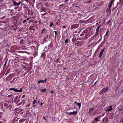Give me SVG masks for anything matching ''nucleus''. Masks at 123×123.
<instances>
[{
	"instance_id": "nucleus-1",
	"label": "nucleus",
	"mask_w": 123,
	"mask_h": 123,
	"mask_svg": "<svg viewBox=\"0 0 123 123\" xmlns=\"http://www.w3.org/2000/svg\"><path fill=\"white\" fill-rule=\"evenodd\" d=\"M11 102L9 101H7L6 103L4 104V106L6 108H11L12 107V106L11 104Z\"/></svg>"
},
{
	"instance_id": "nucleus-2",
	"label": "nucleus",
	"mask_w": 123,
	"mask_h": 123,
	"mask_svg": "<svg viewBox=\"0 0 123 123\" xmlns=\"http://www.w3.org/2000/svg\"><path fill=\"white\" fill-rule=\"evenodd\" d=\"M112 109V108L111 106H110L106 107L105 109V111L106 112L111 111Z\"/></svg>"
},
{
	"instance_id": "nucleus-3",
	"label": "nucleus",
	"mask_w": 123,
	"mask_h": 123,
	"mask_svg": "<svg viewBox=\"0 0 123 123\" xmlns=\"http://www.w3.org/2000/svg\"><path fill=\"white\" fill-rule=\"evenodd\" d=\"M83 41L82 40H80L77 42L75 44V45L78 46H80L83 44Z\"/></svg>"
},
{
	"instance_id": "nucleus-4",
	"label": "nucleus",
	"mask_w": 123,
	"mask_h": 123,
	"mask_svg": "<svg viewBox=\"0 0 123 123\" xmlns=\"http://www.w3.org/2000/svg\"><path fill=\"white\" fill-rule=\"evenodd\" d=\"M77 112L76 111H74L73 112H66V113L69 115H76V114Z\"/></svg>"
},
{
	"instance_id": "nucleus-5",
	"label": "nucleus",
	"mask_w": 123,
	"mask_h": 123,
	"mask_svg": "<svg viewBox=\"0 0 123 123\" xmlns=\"http://www.w3.org/2000/svg\"><path fill=\"white\" fill-rule=\"evenodd\" d=\"M114 3V2H113L112 1L110 3V4L109 6V10H111V6L112 5V4L113 3Z\"/></svg>"
},
{
	"instance_id": "nucleus-6",
	"label": "nucleus",
	"mask_w": 123,
	"mask_h": 123,
	"mask_svg": "<svg viewBox=\"0 0 123 123\" xmlns=\"http://www.w3.org/2000/svg\"><path fill=\"white\" fill-rule=\"evenodd\" d=\"M46 79H45L44 80H41L38 81L37 83L39 84L40 83H43V82H46Z\"/></svg>"
},
{
	"instance_id": "nucleus-7",
	"label": "nucleus",
	"mask_w": 123,
	"mask_h": 123,
	"mask_svg": "<svg viewBox=\"0 0 123 123\" xmlns=\"http://www.w3.org/2000/svg\"><path fill=\"white\" fill-rule=\"evenodd\" d=\"M104 49H103L102 51H101L100 52V54H99V57L100 58L101 57V56L103 55V53L104 51Z\"/></svg>"
},
{
	"instance_id": "nucleus-8",
	"label": "nucleus",
	"mask_w": 123,
	"mask_h": 123,
	"mask_svg": "<svg viewBox=\"0 0 123 123\" xmlns=\"http://www.w3.org/2000/svg\"><path fill=\"white\" fill-rule=\"evenodd\" d=\"M99 27H97V28L96 29V32L95 33V35H96L97 34H98V31H99Z\"/></svg>"
},
{
	"instance_id": "nucleus-9",
	"label": "nucleus",
	"mask_w": 123,
	"mask_h": 123,
	"mask_svg": "<svg viewBox=\"0 0 123 123\" xmlns=\"http://www.w3.org/2000/svg\"><path fill=\"white\" fill-rule=\"evenodd\" d=\"M52 42L51 41V42L50 43V45L48 47V48H49V49H51L52 47Z\"/></svg>"
},
{
	"instance_id": "nucleus-10",
	"label": "nucleus",
	"mask_w": 123,
	"mask_h": 123,
	"mask_svg": "<svg viewBox=\"0 0 123 123\" xmlns=\"http://www.w3.org/2000/svg\"><path fill=\"white\" fill-rule=\"evenodd\" d=\"M13 4L16 6H18L19 5V4L17 3L16 2L14 1L13 2Z\"/></svg>"
},
{
	"instance_id": "nucleus-11",
	"label": "nucleus",
	"mask_w": 123,
	"mask_h": 123,
	"mask_svg": "<svg viewBox=\"0 0 123 123\" xmlns=\"http://www.w3.org/2000/svg\"><path fill=\"white\" fill-rule=\"evenodd\" d=\"M11 90H14L15 92H17V89L13 88H11L10 89Z\"/></svg>"
},
{
	"instance_id": "nucleus-12",
	"label": "nucleus",
	"mask_w": 123,
	"mask_h": 123,
	"mask_svg": "<svg viewBox=\"0 0 123 123\" xmlns=\"http://www.w3.org/2000/svg\"><path fill=\"white\" fill-rule=\"evenodd\" d=\"M46 88H45L44 89H42V92H45L46 91Z\"/></svg>"
},
{
	"instance_id": "nucleus-13",
	"label": "nucleus",
	"mask_w": 123,
	"mask_h": 123,
	"mask_svg": "<svg viewBox=\"0 0 123 123\" xmlns=\"http://www.w3.org/2000/svg\"><path fill=\"white\" fill-rule=\"evenodd\" d=\"M77 105L79 106V108H80L81 106V103H78L77 104Z\"/></svg>"
},
{
	"instance_id": "nucleus-14",
	"label": "nucleus",
	"mask_w": 123,
	"mask_h": 123,
	"mask_svg": "<svg viewBox=\"0 0 123 123\" xmlns=\"http://www.w3.org/2000/svg\"><path fill=\"white\" fill-rule=\"evenodd\" d=\"M22 91V90H21V88L20 90H18L17 89V92H21Z\"/></svg>"
},
{
	"instance_id": "nucleus-15",
	"label": "nucleus",
	"mask_w": 123,
	"mask_h": 123,
	"mask_svg": "<svg viewBox=\"0 0 123 123\" xmlns=\"http://www.w3.org/2000/svg\"><path fill=\"white\" fill-rule=\"evenodd\" d=\"M54 32L55 34V38H56V37L57 35V32L56 31H55Z\"/></svg>"
},
{
	"instance_id": "nucleus-16",
	"label": "nucleus",
	"mask_w": 123,
	"mask_h": 123,
	"mask_svg": "<svg viewBox=\"0 0 123 123\" xmlns=\"http://www.w3.org/2000/svg\"><path fill=\"white\" fill-rule=\"evenodd\" d=\"M13 95L12 94H11L8 95L7 96V97L8 98H10L12 96V97H13Z\"/></svg>"
},
{
	"instance_id": "nucleus-17",
	"label": "nucleus",
	"mask_w": 123,
	"mask_h": 123,
	"mask_svg": "<svg viewBox=\"0 0 123 123\" xmlns=\"http://www.w3.org/2000/svg\"><path fill=\"white\" fill-rule=\"evenodd\" d=\"M5 122V120H3L2 121H1L0 122V123H4Z\"/></svg>"
},
{
	"instance_id": "nucleus-18",
	"label": "nucleus",
	"mask_w": 123,
	"mask_h": 123,
	"mask_svg": "<svg viewBox=\"0 0 123 123\" xmlns=\"http://www.w3.org/2000/svg\"><path fill=\"white\" fill-rule=\"evenodd\" d=\"M3 113L0 112V118L2 117V115Z\"/></svg>"
},
{
	"instance_id": "nucleus-19",
	"label": "nucleus",
	"mask_w": 123,
	"mask_h": 123,
	"mask_svg": "<svg viewBox=\"0 0 123 123\" xmlns=\"http://www.w3.org/2000/svg\"><path fill=\"white\" fill-rule=\"evenodd\" d=\"M108 88L104 89V91H105V92H106L108 90Z\"/></svg>"
},
{
	"instance_id": "nucleus-20",
	"label": "nucleus",
	"mask_w": 123,
	"mask_h": 123,
	"mask_svg": "<svg viewBox=\"0 0 123 123\" xmlns=\"http://www.w3.org/2000/svg\"><path fill=\"white\" fill-rule=\"evenodd\" d=\"M68 42V40L67 39H66L65 41V43H67Z\"/></svg>"
},
{
	"instance_id": "nucleus-21",
	"label": "nucleus",
	"mask_w": 123,
	"mask_h": 123,
	"mask_svg": "<svg viewBox=\"0 0 123 123\" xmlns=\"http://www.w3.org/2000/svg\"><path fill=\"white\" fill-rule=\"evenodd\" d=\"M53 25V24L52 23H51L50 25L49 26L50 27H51L52 26V25Z\"/></svg>"
},
{
	"instance_id": "nucleus-22",
	"label": "nucleus",
	"mask_w": 123,
	"mask_h": 123,
	"mask_svg": "<svg viewBox=\"0 0 123 123\" xmlns=\"http://www.w3.org/2000/svg\"><path fill=\"white\" fill-rule=\"evenodd\" d=\"M36 102V100H34V101L33 102V105H34V104H35Z\"/></svg>"
},
{
	"instance_id": "nucleus-23",
	"label": "nucleus",
	"mask_w": 123,
	"mask_h": 123,
	"mask_svg": "<svg viewBox=\"0 0 123 123\" xmlns=\"http://www.w3.org/2000/svg\"><path fill=\"white\" fill-rule=\"evenodd\" d=\"M98 118H95V120L97 121L98 120Z\"/></svg>"
},
{
	"instance_id": "nucleus-24",
	"label": "nucleus",
	"mask_w": 123,
	"mask_h": 123,
	"mask_svg": "<svg viewBox=\"0 0 123 123\" xmlns=\"http://www.w3.org/2000/svg\"><path fill=\"white\" fill-rule=\"evenodd\" d=\"M30 105V104H28L27 105H26V106H27V107H29V106Z\"/></svg>"
},
{
	"instance_id": "nucleus-25",
	"label": "nucleus",
	"mask_w": 123,
	"mask_h": 123,
	"mask_svg": "<svg viewBox=\"0 0 123 123\" xmlns=\"http://www.w3.org/2000/svg\"><path fill=\"white\" fill-rule=\"evenodd\" d=\"M25 97V95H23L21 97L22 98H24Z\"/></svg>"
},
{
	"instance_id": "nucleus-26",
	"label": "nucleus",
	"mask_w": 123,
	"mask_h": 123,
	"mask_svg": "<svg viewBox=\"0 0 123 123\" xmlns=\"http://www.w3.org/2000/svg\"><path fill=\"white\" fill-rule=\"evenodd\" d=\"M45 30V29H43V31H42V32H41V33H42Z\"/></svg>"
},
{
	"instance_id": "nucleus-27",
	"label": "nucleus",
	"mask_w": 123,
	"mask_h": 123,
	"mask_svg": "<svg viewBox=\"0 0 123 123\" xmlns=\"http://www.w3.org/2000/svg\"><path fill=\"white\" fill-rule=\"evenodd\" d=\"M26 20H25L23 21V23H25V22L26 21Z\"/></svg>"
},
{
	"instance_id": "nucleus-28",
	"label": "nucleus",
	"mask_w": 123,
	"mask_h": 123,
	"mask_svg": "<svg viewBox=\"0 0 123 123\" xmlns=\"http://www.w3.org/2000/svg\"><path fill=\"white\" fill-rule=\"evenodd\" d=\"M108 32H109V31H107L106 32V35L108 33Z\"/></svg>"
},
{
	"instance_id": "nucleus-29",
	"label": "nucleus",
	"mask_w": 123,
	"mask_h": 123,
	"mask_svg": "<svg viewBox=\"0 0 123 123\" xmlns=\"http://www.w3.org/2000/svg\"><path fill=\"white\" fill-rule=\"evenodd\" d=\"M101 25H100L98 27H99V28L101 27Z\"/></svg>"
},
{
	"instance_id": "nucleus-30",
	"label": "nucleus",
	"mask_w": 123,
	"mask_h": 123,
	"mask_svg": "<svg viewBox=\"0 0 123 123\" xmlns=\"http://www.w3.org/2000/svg\"><path fill=\"white\" fill-rule=\"evenodd\" d=\"M51 93H53V91H52L51 92Z\"/></svg>"
},
{
	"instance_id": "nucleus-31",
	"label": "nucleus",
	"mask_w": 123,
	"mask_h": 123,
	"mask_svg": "<svg viewBox=\"0 0 123 123\" xmlns=\"http://www.w3.org/2000/svg\"><path fill=\"white\" fill-rule=\"evenodd\" d=\"M43 104V103H41V105H42Z\"/></svg>"
},
{
	"instance_id": "nucleus-32",
	"label": "nucleus",
	"mask_w": 123,
	"mask_h": 123,
	"mask_svg": "<svg viewBox=\"0 0 123 123\" xmlns=\"http://www.w3.org/2000/svg\"><path fill=\"white\" fill-rule=\"evenodd\" d=\"M34 54H35L36 55H37V52H35L34 53Z\"/></svg>"
},
{
	"instance_id": "nucleus-33",
	"label": "nucleus",
	"mask_w": 123,
	"mask_h": 123,
	"mask_svg": "<svg viewBox=\"0 0 123 123\" xmlns=\"http://www.w3.org/2000/svg\"><path fill=\"white\" fill-rule=\"evenodd\" d=\"M74 103H75L76 104H77L75 101L74 102Z\"/></svg>"
},
{
	"instance_id": "nucleus-34",
	"label": "nucleus",
	"mask_w": 123,
	"mask_h": 123,
	"mask_svg": "<svg viewBox=\"0 0 123 123\" xmlns=\"http://www.w3.org/2000/svg\"><path fill=\"white\" fill-rule=\"evenodd\" d=\"M30 18H27L26 19L27 20H28Z\"/></svg>"
},
{
	"instance_id": "nucleus-35",
	"label": "nucleus",
	"mask_w": 123,
	"mask_h": 123,
	"mask_svg": "<svg viewBox=\"0 0 123 123\" xmlns=\"http://www.w3.org/2000/svg\"><path fill=\"white\" fill-rule=\"evenodd\" d=\"M121 92L122 93H123V89L121 91Z\"/></svg>"
},
{
	"instance_id": "nucleus-36",
	"label": "nucleus",
	"mask_w": 123,
	"mask_h": 123,
	"mask_svg": "<svg viewBox=\"0 0 123 123\" xmlns=\"http://www.w3.org/2000/svg\"><path fill=\"white\" fill-rule=\"evenodd\" d=\"M47 38H49V36L48 35H47Z\"/></svg>"
},
{
	"instance_id": "nucleus-37",
	"label": "nucleus",
	"mask_w": 123,
	"mask_h": 123,
	"mask_svg": "<svg viewBox=\"0 0 123 123\" xmlns=\"http://www.w3.org/2000/svg\"><path fill=\"white\" fill-rule=\"evenodd\" d=\"M20 3H21V2H19L18 3V4H19V5H20Z\"/></svg>"
},
{
	"instance_id": "nucleus-38",
	"label": "nucleus",
	"mask_w": 123,
	"mask_h": 123,
	"mask_svg": "<svg viewBox=\"0 0 123 123\" xmlns=\"http://www.w3.org/2000/svg\"><path fill=\"white\" fill-rule=\"evenodd\" d=\"M63 27L64 28H65V27H66V26H64Z\"/></svg>"
},
{
	"instance_id": "nucleus-39",
	"label": "nucleus",
	"mask_w": 123,
	"mask_h": 123,
	"mask_svg": "<svg viewBox=\"0 0 123 123\" xmlns=\"http://www.w3.org/2000/svg\"><path fill=\"white\" fill-rule=\"evenodd\" d=\"M32 15H33L32 17H34L33 15V14L32 13Z\"/></svg>"
},
{
	"instance_id": "nucleus-40",
	"label": "nucleus",
	"mask_w": 123,
	"mask_h": 123,
	"mask_svg": "<svg viewBox=\"0 0 123 123\" xmlns=\"http://www.w3.org/2000/svg\"><path fill=\"white\" fill-rule=\"evenodd\" d=\"M43 57L42 55H41V57Z\"/></svg>"
},
{
	"instance_id": "nucleus-41",
	"label": "nucleus",
	"mask_w": 123,
	"mask_h": 123,
	"mask_svg": "<svg viewBox=\"0 0 123 123\" xmlns=\"http://www.w3.org/2000/svg\"><path fill=\"white\" fill-rule=\"evenodd\" d=\"M113 0H111V1H112L113 2H114L113 1Z\"/></svg>"
},
{
	"instance_id": "nucleus-42",
	"label": "nucleus",
	"mask_w": 123,
	"mask_h": 123,
	"mask_svg": "<svg viewBox=\"0 0 123 123\" xmlns=\"http://www.w3.org/2000/svg\"><path fill=\"white\" fill-rule=\"evenodd\" d=\"M110 22V21L109 20L108 21V22Z\"/></svg>"
},
{
	"instance_id": "nucleus-43",
	"label": "nucleus",
	"mask_w": 123,
	"mask_h": 123,
	"mask_svg": "<svg viewBox=\"0 0 123 123\" xmlns=\"http://www.w3.org/2000/svg\"><path fill=\"white\" fill-rule=\"evenodd\" d=\"M56 23V24H57V25H58V24H57V22Z\"/></svg>"
},
{
	"instance_id": "nucleus-44",
	"label": "nucleus",
	"mask_w": 123,
	"mask_h": 123,
	"mask_svg": "<svg viewBox=\"0 0 123 123\" xmlns=\"http://www.w3.org/2000/svg\"><path fill=\"white\" fill-rule=\"evenodd\" d=\"M96 82L95 83H94V84H96Z\"/></svg>"
},
{
	"instance_id": "nucleus-45",
	"label": "nucleus",
	"mask_w": 123,
	"mask_h": 123,
	"mask_svg": "<svg viewBox=\"0 0 123 123\" xmlns=\"http://www.w3.org/2000/svg\"><path fill=\"white\" fill-rule=\"evenodd\" d=\"M22 110H21L19 111V112H20V111H21Z\"/></svg>"
},
{
	"instance_id": "nucleus-46",
	"label": "nucleus",
	"mask_w": 123,
	"mask_h": 123,
	"mask_svg": "<svg viewBox=\"0 0 123 123\" xmlns=\"http://www.w3.org/2000/svg\"><path fill=\"white\" fill-rule=\"evenodd\" d=\"M91 110V109H90L89 110V111H90Z\"/></svg>"
},
{
	"instance_id": "nucleus-47",
	"label": "nucleus",
	"mask_w": 123,
	"mask_h": 123,
	"mask_svg": "<svg viewBox=\"0 0 123 123\" xmlns=\"http://www.w3.org/2000/svg\"><path fill=\"white\" fill-rule=\"evenodd\" d=\"M45 48H47V47H45Z\"/></svg>"
},
{
	"instance_id": "nucleus-48",
	"label": "nucleus",
	"mask_w": 123,
	"mask_h": 123,
	"mask_svg": "<svg viewBox=\"0 0 123 123\" xmlns=\"http://www.w3.org/2000/svg\"><path fill=\"white\" fill-rule=\"evenodd\" d=\"M31 16H32V14H31Z\"/></svg>"
}]
</instances>
